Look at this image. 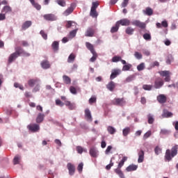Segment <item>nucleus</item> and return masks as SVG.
Returning <instances> with one entry per match:
<instances>
[{
	"label": "nucleus",
	"instance_id": "1",
	"mask_svg": "<svg viewBox=\"0 0 178 178\" xmlns=\"http://www.w3.org/2000/svg\"><path fill=\"white\" fill-rule=\"evenodd\" d=\"M177 155V145H175L172 147V148L170 149H167L165 154V159L168 161V162H170L172 161V158H175Z\"/></svg>",
	"mask_w": 178,
	"mask_h": 178
},
{
	"label": "nucleus",
	"instance_id": "2",
	"mask_svg": "<svg viewBox=\"0 0 178 178\" xmlns=\"http://www.w3.org/2000/svg\"><path fill=\"white\" fill-rule=\"evenodd\" d=\"M111 104L117 106H124L126 105V100H124V98H114Z\"/></svg>",
	"mask_w": 178,
	"mask_h": 178
},
{
	"label": "nucleus",
	"instance_id": "3",
	"mask_svg": "<svg viewBox=\"0 0 178 178\" xmlns=\"http://www.w3.org/2000/svg\"><path fill=\"white\" fill-rule=\"evenodd\" d=\"M132 26H136V27H138L139 29H141V30L145 29L147 27V24L145 22H141V21L138 19H135L131 22Z\"/></svg>",
	"mask_w": 178,
	"mask_h": 178
},
{
	"label": "nucleus",
	"instance_id": "4",
	"mask_svg": "<svg viewBox=\"0 0 178 178\" xmlns=\"http://www.w3.org/2000/svg\"><path fill=\"white\" fill-rule=\"evenodd\" d=\"M28 130L32 133L40 131V125L38 124H30L27 126Z\"/></svg>",
	"mask_w": 178,
	"mask_h": 178
},
{
	"label": "nucleus",
	"instance_id": "5",
	"mask_svg": "<svg viewBox=\"0 0 178 178\" xmlns=\"http://www.w3.org/2000/svg\"><path fill=\"white\" fill-rule=\"evenodd\" d=\"M19 52L17 51V47H15V52L11 54L8 57V63H12L14 60H16L19 58Z\"/></svg>",
	"mask_w": 178,
	"mask_h": 178
},
{
	"label": "nucleus",
	"instance_id": "6",
	"mask_svg": "<svg viewBox=\"0 0 178 178\" xmlns=\"http://www.w3.org/2000/svg\"><path fill=\"white\" fill-rule=\"evenodd\" d=\"M159 74L162 76V77H165L164 79L165 81L169 83V81H170V74H172L171 72H170V71H161L159 72Z\"/></svg>",
	"mask_w": 178,
	"mask_h": 178
},
{
	"label": "nucleus",
	"instance_id": "7",
	"mask_svg": "<svg viewBox=\"0 0 178 178\" xmlns=\"http://www.w3.org/2000/svg\"><path fill=\"white\" fill-rule=\"evenodd\" d=\"M44 20L47 22H55L58 19V17H56L54 14H46L43 15Z\"/></svg>",
	"mask_w": 178,
	"mask_h": 178
},
{
	"label": "nucleus",
	"instance_id": "8",
	"mask_svg": "<svg viewBox=\"0 0 178 178\" xmlns=\"http://www.w3.org/2000/svg\"><path fill=\"white\" fill-rule=\"evenodd\" d=\"M118 24L120 26H130V24L131 23L129 19L127 18H124L122 19L119 21L117 22Z\"/></svg>",
	"mask_w": 178,
	"mask_h": 178
},
{
	"label": "nucleus",
	"instance_id": "9",
	"mask_svg": "<svg viewBox=\"0 0 178 178\" xmlns=\"http://www.w3.org/2000/svg\"><path fill=\"white\" fill-rule=\"evenodd\" d=\"M67 168L69 171V175L70 176H73V175H74V172H76V167L74 166V165L72 164V163H68L67 164Z\"/></svg>",
	"mask_w": 178,
	"mask_h": 178
},
{
	"label": "nucleus",
	"instance_id": "10",
	"mask_svg": "<svg viewBox=\"0 0 178 178\" xmlns=\"http://www.w3.org/2000/svg\"><path fill=\"white\" fill-rule=\"evenodd\" d=\"M163 84V80L161 78H157L154 81V88H161Z\"/></svg>",
	"mask_w": 178,
	"mask_h": 178
},
{
	"label": "nucleus",
	"instance_id": "11",
	"mask_svg": "<svg viewBox=\"0 0 178 178\" xmlns=\"http://www.w3.org/2000/svg\"><path fill=\"white\" fill-rule=\"evenodd\" d=\"M95 34V29L89 27L85 32V37H92Z\"/></svg>",
	"mask_w": 178,
	"mask_h": 178
},
{
	"label": "nucleus",
	"instance_id": "12",
	"mask_svg": "<svg viewBox=\"0 0 178 178\" xmlns=\"http://www.w3.org/2000/svg\"><path fill=\"white\" fill-rule=\"evenodd\" d=\"M38 83H40V80L38 78L28 80V86H29V87H34L37 86Z\"/></svg>",
	"mask_w": 178,
	"mask_h": 178
},
{
	"label": "nucleus",
	"instance_id": "13",
	"mask_svg": "<svg viewBox=\"0 0 178 178\" xmlns=\"http://www.w3.org/2000/svg\"><path fill=\"white\" fill-rule=\"evenodd\" d=\"M157 101L159 104H165L168 101V97H166V95L161 94L157 96Z\"/></svg>",
	"mask_w": 178,
	"mask_h": 178
},
{
	"label": "nucleus",
	"instance_id": "14",
	"mask_svg": "<svg viewBox=\"0 0 178 178\" xmlns=\"http://www.w3.org/2000/svg\"><path fill=\"white\" fill-rule=\"evenodd\" d=\"M17 51L19 56L20 55H22V56H30V53L26 52L20 47H17Z\"/></svg>",
	"mask_w": 178,
	"mask_h": 178
},
{
	"label": "nucleus",
	"instance_id": "15",
	"mask_svg": "<svg viewBox=\"0 0 178 178\" xmlns=\"http://www.w3.org/2000/svg\"><path fill=\"white\" fill-rule=\"evenodd\" d=\"M156 26L157 29H162V27H164V29H166L169 26V24H168V21L164 20L161 22V24L159 22H157L156 24Z\"/></svg>",
	"mask_w": 178,
	"mask_h": 178
},
{
	"label": "nucleus",
	"instance_id": "16",
	"mask_svg": "<svg viewBox=\"0 0 178 178\" xmlns=\"http://www.w3.org/2000/svg\"><path fill=\"white\" fill-rule=\"evenodd\" d=\"M85 118L88 122H92V116H91V111L90 109H85Z\"/></svg>",
	"mask_w": 178,
	"mask_h": 178
},
{
	"label": "nucleus",
	"instance_id": "17",
	"mask_svg": "<svg viewBox=\"0 0 178 178\" xmlns=\"http://www.w3.org/2000/svg\"><path fill=\"white\" fill-rule=\"evenodd\" d=\"M144 150L140 149L138 151V163H143L144 162Z\"/></svg>",
	"mask_w": 178,
	"mask_h": 178
},
{
	"label": "nucleus",
	"instance_id": "18",
	"mask_svg": "<svg viewBox=\"0 0 178 178\" xmlns=\"http://www.w3.org/2000/svg\"><path fill=\"white\" fill-rule=\"evenodd\" d=\"M120 74V70H113L110 76L111 80H113V79H116L118 76Z\"/></svg>",
	"mask_w": 178,
	"mask_h": 178
},
{
	"label": "nucleus",
	"instance_id": "19",
	"mask_svg": "<svg viewBox=\"0 0 178 178\" xmlns=\"http://www.w3.org/2000/svg\"><path fill=\"white\" fill-rule=\"evenodd\" d=\"M143 12L144 15H146L147 16H152V15H154V10L149 7H147Z\"/></svg>",
	"mask_w": 178,
	"mask_h": 178
},
{
	"label": "nucleus",
	"instance_id": "20",
	"mask_svg": "<svg viewBox=\"0 0 178 178\" xmlns=\"http://www.w3.org/2000/svg\"><path fill=\"white\" fill-rule=\"evenodd\" d=\"M65 106H67L70 111H73V109L76 108V104L74 103H72L69 101H65Z\"/></svg>",
	"mask_w": 178,
	"mask_h": 178
},
{
	"label": "nucleus",
	"instance_id": "21",
	"mask_svg": "<svg viewBox=\"0 0 178 178\" xmlns=\"http://www.w3.org/2000/svg\"><path fill=\"white\" fill-rule=\"evenodd\" d=\"M89 154L92 158H97L98 156V151L94 147L90 148Z\"/></svg>",
	"mask_w": 178,
	"mask_h": 178
},
{
	"label": "nucleus",
	"instance_id": "22",
	"mask_svg": "<svg viewBox=\"0 0 178 178\" xmlns=\"http://www.w3.org/2000/svg\"><path fill=\"white\" fill-rule=\"evenodd\" d=\"M44 118H45V115L39 113L36 118V123H42V122H44Z\"/></svg>",
	"mask_w": 178,
	"mask_h": 178
},
{
	"label": "nucleus",
	"instance_id": "23",
	"mask_svg": "<svg viewBox=\"0 0 178 178\" xmlns=\"http://www.w3.org/2000/svg\"><path fill=\"white\" fill-rule=\"evenodd\" d=\"M138 168V165H134V164H131V165H129L126 168V170H127V172H134V170H137Z\"/></svg>",
	"mask_w": 178,
	"mask_h": 178
},
{
	"label": "nucleus",
	"instance_id": "24",
	"mask_svg": "<svg viewBox=\"0 0 178 178\" xmlns=\"http://www.w3.org/2000/svg\"><path fill=\"white\" fill-rule=\"evenodd\" d=\"M86 47L89 51H90L91 54H94V52H95V49H94V45H92V44L90 43L89 42H86Z\"/></svg>",
	"mask_w": 178,
	"mask_h": 178
},
{
	"label": "nucleus",
	"instance_id": "25",
	"mask_svg": "<svg viewBox=\"0 0 178 178\" xmlns=\"http://www.w3.org/2000/svg\"><path fill=\"white\" fill-rule=\"evenodd\" d=\"M29 2H31V5L33 6V8H35L37 10H41V5L38 4V3L35 2V0H29Z\"/></svg>",
	"mask_w": 178,
	"mask_h": 178
},
{
	"label": "nucleus",
	"instance_id": "26",
	"mask_svg": "<svg viewBox=\"0 0 178 178\" xmlns=\"http://www.w3.org/2000/svg\"><path fill=\"white\" fill-rule=\"evenodd\" d=\"M131 131V129H130V127H127L122 130V136L124 137H127V136L130 134Z\"/></svg>",
	"mask_w": 178,
	"mask_h": 178
},
{
	"label": "nucleus",
	"instance_id": "27",
	"mask_svg": "<svg viewBox=\"0 0 178 178\" xmlns=\"http://www.w3.org/2000/svg\"><path fill=\"white\" fill-rule=\"evenodd\" d=\"M115 87H116V85L115 82L112 81L110 83H108L106 86V88H108L109 91H113V90H115Z\"/></svg>",
	"mask_w": 178,
	"mask_h": 178
},
{
	"label": "nucleus",
	"instance_id": "28",
	"mask_svg": "<svg viewBox=\"0 0 178 178\" xmlns=\"http://www.w3.org/2000/svg\"><path fill=\"white\" fill-rule=\"evenodd\" d=\"M73 10H74V8L73 6H70L67 10H65L63 13L64 16H69L71 13H73Z\"/></svg>",
	"mask_w": 178,
	"mask_h": 178
},
{
	"label": "nucleus",
	"instance_id": "29",
	"mask_svg": "<svg viewBox=\"0 0 178 178\" xmlns=\"http://www.w3.org/2000/svg\"><path fill=\"white\" fill-rule=\"evenodd\" d=\"M41 66L43 69H49L51 67V64H49V61L43 60L41 63Z\"/></svg>",
	"mask_w": 178,
	"mask_h": 178
},
{
	"label": "nucleus",
	"instance_id": "30",
	"mask_svg": "<svg viewBox=\"0 0 178 178\" xmlns=\"http://www.w3.org/2000/svg\"><path fill=\"white\" fill-rule=\"evenodd\" d=\"M161 116L163 118H172V116H173V113L172 112H169L166 110H164Z\"/></svg>",
	"mask_w": 178,
	"mask_h": 178
},
{
	"label": "nucleus",
	"instance_id": "31",
	"mask_svg": "<svg viewBox=\"0 0 178 178\" xmlns=\"http://www.w3.org/2000/svg\"><path fill=\"white\" fill-rule=\"evenodd\" d=\"M32 24L31 21H26L25 22L22 26V30H27L29 27H30Z\"/></svg>",
	"mask_w": 178,
	"mask_h": 178
},
{
	"label": "nucleus",
	"instance_id": "32",
	"mask_svg": "<svg viewBox=\"0 0 178 178\" xmlns=\"http://www.w3.org/2000/svg\"><path fill=\"white\" fill-rule=\"evenodd\" d=\"M125 33L126 34H127L128 35H133V34H134V29L128 26L126 30H125Z\"/></svg>",
	"mask_w": 178,
	"mask_h": 178
},
{
	"label": "nucleus",
	"instance_id": "33",
	"mask_svg": "<svg viewBox=\"0 0 178 178\" xmlns=\"http://www.w3.org/2000/svg\"><path fill=\"white\" fill-rule=\"evenodd\" d=\"M120 27V26H119V24H118V22H116L115 25L111 28V33H112V34H113V33H118V31H119Z\"/></svg>",
	"mask_w": 178,
	"mask_h": 178
},
{
	"label": "nucleus",
	"instance_id": "34",
	"mask_svg": "<svg viewBox=\"0 0 178 178\" xmlns=\"http://www.w3.org/2000/svg\"><path fill=\"white\" fill-rule=\"evenodd\" d=\"M107 131L109 134L113 135L116 133V129L112 126H108L107 127Z\"/></svg>",
	"mask_w": 178,
	"mask_h": 178
},
{
	"label": "nucleus",
	"instance_id": "35",
	"mask_svg": "<svg viewBox=\"0 0 178 178\" xmlns=\"http://www.w3.org/2000/svg\"><path fill=\"white\" fill-rule=\"evenodd\" d=\"M63 80L65 84H70L72 83V79L67 75H63Z\"/></svg>",
	"mask_w": 178,
	"mask_h": 178
},
{
	"label": "nucleus",
	"instance_id": "36",
	"mask_svg": "<svg viewBox=\"0 0 178 178\" xmlns=\"http://www.w3.org/2000/svg\"><path fill=\"white\" fill-rule=\"evenodd\" d=\"M115 172L117 175H118V176L120 177V178H125L124 177V174H123V172H122V170H120V168H119V167H118V168H116L115 170Z\"/></svg>",
	"mask_w": 178,
	"mask_h": 178
},
{
	"label": "nucleus",
	"instance_id": "37",
	"mask_svg": "<svg viewBox=\"0 0 178 178\" xmlns=\"http://www.w3.org/2000/svg\"><path fill=\"white\" fill-rule=\"evenodd\" d=\"M52 49L54 51H56L59 49V42L54 41L51 44Z\"/></svg>",
	"mask_w": 178,
	"mask_h": 178
},
{
	"label": "nucleus",
	"instance_id": "38",
	"mask_svg": "<svg viewBox=\"0 0 178 178\" xmlns=\"http://www.w3.org/2000/svg\"><path fill=\"white\" fill-rule=\"evenodd\" d=\"M74 59H76V55H74V54H71L67 58L68 63H73Z\"/></svg>",
	"mask_w": 178,
	"mask_h": 178
},
{
	"label": "nucleus",
	"instance_id": "39",
	"mask_svg": "<svg viewBox=\"0 0 178 178\" xmlns=\"http://www.w3.org/2000/svg\"><path fill=\"white\" fill-rule=\"evenodd\" d=\"M152 136V132L151 131H147L143 136V140L145 141L147 138H149Z\"/></svg>",
	"mask_w": 178,
	"mask_h": 178
},
{
	"label": "nucleus",
	"instance_id": "40",
	"mask_svg": "<svg viewBox=\"0 0 178 178\" xmlns=\"http://www.w3.org/2000/svg\"><path fill=\"white\" fill-rule=\"evenodd\" d=\"M1 12L3 13H9V12H12V8H10V6H5Z\"/></svg>",
	"mask_w": 178,
	"mask_h": 178
},
{
	"label": "nucleus",
	"instance_id": "41",
	"mask_svg": "<svg viewBox=\"0 0 178 178\" xmlns=\"http://www.w3.org/2000/svg\"><path fill=\"white\" fill-rule=\"evenodd\" d=\"M126 161H127V156L122 157V160L118 163V168L121 169V168L124 165V163L126 162Z\"/></svg>",
	"mask_w": 178,
	"mask_h": 178
},
{
	"label": "nucleus",
	"instance_id": "42",
	"mask_svg": "<svg viewBox=\"0 0 178 178\" xmlns=\"http://www.w3.org/2000/svg\"><path fill=\"white\" fill-rule=\"evenodd\" d=\"M90 15L92 17H98V13H97V10L91 8Z\"/></svg>",
	"mask_w": 178,
	"mask_h": 178
},
{
	"label": "nucleus",
	"instance_id": "43",
	"mask_svg": "<svg viewBox=\"0 0 178 178\" xmlns=\"http://www.w3.org/2000/svg\"><path fill=\"white\" fill-rule=\"evenodd\" d=\"M20 159H21L20 156L19 155L15 156L13 159L14 165H19L20 163Z\"/></svg>",
	"mask_w": 178,
	"mask_h": 178
},
{
	"label": "nucleus",
	"instance_id": "44",
	"mask_svg": "<svg viewBox=\"0 0 178 178\" xmlns=\"http://www.w3.org/2000/svg\"><path fill=\"white\" fill-rule=\"evenodd\" d=\"M145 69V63H141L137 66V70L141 72Z\"/></svg>",
	"mask_w": 178,
	"mask_h": 178
},
{
	"label": "nucleus",
	"instance_id": "45",
	"mask_svg": "<svg viewBox=\"0 0 178 178\" xmlns=\"http://www.w3.org/2000/svg\"><path fill=\"white\" fill-rule=\"evenodd\" d=\"M56 2L58 3V5L62 6L63 8L66 6V1L65 0H56Z\"/></svg>",
	"mask_w": 178,
	"mask_h": 178
},
{
	"label": "nucleus",
	"instance_id": "46",
	"mask_svg": "<svg viewBox=\"0 0 178 178\" xmlns=\"http://www.w3.org/2000/svg\"><path fill=\"white\" fill-rule=\"evenodd\" d=\"M41 88V86H40V82L37 83L35 87L33 88L32 92H38L40 91V89Z\"/></svg>",
	"mask_w": 178,
	"mask_h": 178
},
{
	"label": "nucleus",
	"instance_id": "47",
	"mask_svg": "<svg viewBox=\"0 0 178 178\" xmlns=\"http://www.w3.org/2000/svg\"><path fill=\"white\" fill-rule=\"evenodd\" d=\"M122 60V57L119 56H115L112 58V62L117 63V62H120Z\"/></svg>",
	"mask_w": 178,
	"mask_h": 178
},
{
	"label": "nucleus",
	"instance_id": "48",
	"mask_svg": "<svg viewBox=\"0 0 178 178\" xmlns=\"http://www.w3.org/2000/svg\"><path fill=\"white\" fill-rule=\"evenodd\" d=\"M143 88L145 91H151L152 90V85H143Z\"/></svg>",
	"mask_w": 178,
	"mask_h": 178
},
{
	"label": "nucleus",
	"instance_id": "49",
	"mask_svg": "<svg viewBox=\"0 0 178 178\" xmlns=\"http://www.w3.org/2000/svg\"><path fill=\"white\" fill-rule=\"evenodd\" d=\"M92 54L93 56H92V58H90V62H94L95 60H97V58H98V54H97V52H96V51L92 53Z\"/></svg>",
	"mask_w": 178,
	"mask_h": 178
},
{
	"label": "nucleus",
	"instance_id": "50",
	"mask_svg": "<svg viewBox=\"0 0 178 178\" xmlns=\"http://www.w3.org/2000/svg\"><path fill=\"white\" fill-rule=\"evenodd\" d=\"M131 69V64L125 65L122 67L123 72H127Z\"/></svg>",
	"mask_w": 178,
	"mask_h": 178
},
{
	"label": "nucleus",
	"instance_id": "51",
	"mask_svg": "<svg viewBox=\"0 0 178 178\" xmlns=\"http://www.w3.org/2000/svg\"><path fill=\"white\" fill-rule=\"evenodd\" d=\"M143 37L146 41H151V33H145Z\"/></svg>",
	"mask_w": 178,
	"mask_h": 178
},
{
	"label": "nucleus",
	"instance_id": "52",
	"mask_svg": "<svg viewBox=\"0 0 178 178\" xmlns=\"http://www.w3.org/2000/svg\"><path fill=\"white\" fill-rule=\"evenodd\" d=\"M147 119H148L149 124H152V123H154V117H152L151 114H149L147 115Z\"/></svg>",
	"mask_w": 178,
	"mask_h": 178
},
{
	"label": "nucleus",
	"instance_id": "53",
	"mask_svg": "<svg viewBox=\"0 0 178 178\" xmlns=\"http://www.w3.org/2000/svg\"><path fill=\"white\" fill-rule=\"evenodd\" d=\"M78 29H74L70 32V36L72 37V38H74V37H76V34H77Z\"/></svg>",
	"mask_w": 178,
	"mask_h": 178
},
{
	"label": "nucleus",
	"instance_id": "54",
	"mask_svg": "<svg viewBox=\"0 0 178 178\" xmlns=\"http://www.w3.org/2000/svg\"><path fill=\"white\" fill-rule=\"evenodd\" d=\"M154 152L156 155H159L162 152V149L159 147V146H156L154 149Z\"/></svg>",
	"mask_w": 178,
	"mask_h": 178
},
{
	"label": "nucleus",
	"instance_id": "55",
	"mask_svg": "<svg viewBox=\"0 0 178 178\" xmlns=\"http://www.w3.org/2000/svg\"><path fill=\"white\" fill-rule=\"evenodd\" d=\"M40 35H42V38H44V40H48V35L47 33H45V32L44 31H40Z\"/></svg>",
	"mask_w": 178,
	"mask_h": 178
},
{
	"label": "nucleus",
	"instance_id": "56",
	"mask_svg": "<svg viewBox=\"0 0 178 178\" xmlns=\"http://www.w3.org/2000/svg\"><path fill=\"white\" fill-rule=\"evenodd\" d=\"M134 56L136 58V59H143V55L141 53H139L138 51H136L134 53Z\"/></svg>",
	"mask_w": 178,
	"mask_h": 178
},
{
	"label": "nucleus",
	"instance_id": "57",
	"mask_svg": "<svg viewBox=\"0 0 178 178\" xmlns=\"http://www.w3.org/2000/svg\"><path fill=\"white\" fill-rule=\"evenodd\" d=\"M70 91L71 94H74V95L77 94V90L74 86H70Z\"/></svg>",
	"mask_w": 178,
	"mask_h": 178
},
{
	"label": "nucleus",
	"instance_id": "58",
	"mask_svg": "<svg viewBox=\"0 0 178 178\" xmlns=\"http://www.w3.org/2000/svg\"><path fill=\"white\" fill-rule=\"evenodd\" d=\"M84 166V164L83 163H81L79 164L77 167V170L79 172V173H81L83 172V167Z\"/></svg>",
	"mask_w": 178,
	"mask_h": 178
},
{
	"label": "nucleus",
	"instance_id": "59",
	"mask_svg": "<svg viewBox=\"0 0 178 178\" xmlns=\"http://www.w3.org/2000/svg\"><path fill=\"white\" fill-rule=\"evenodd\" d=\"M56 105H57V106H64L65 103L62 102V101H60V99H56Z\"/></svg>",
	"mask_w": 178,
	"mask_h": 178
},
{
	"label": "nucleus",
	"instance_id": "60",
	"mask_svg": "<svg viewBox=\"0 0 178 178\" xmlns=\"http://www.w3.org/2000/svg\"><path fill=\"white\" fill-rule=\"evenodd\" d=\"M155 66H159V62L154 61L150 64V69L155 67Z\"/></svg>",
	"mask_w": 178,
	"mask_h": 178
},
{
	"label": "nucleus",
	"instance_id": "61",
	"mask_svg": "<svg viewBox=\"0 0 178 178\" xmlns=\"http://www.w3.org/2000/svg\"><path fill=\"white\" fill-rule=\"evenodd\" d=\"M99 6V3H98V2H92L91 9L97 10Z\"/></svg>",
	"mask_w": 178,
	"mask_h": 178
},
{
	"label": "nucleus",
	"instance_id": "62",
	"mask_svg": "<svg viewBox=\"0 0 178 178\" xmlns=\"http://www.w3.org/2000/svg\"><path fill=\"white\" fill-rule=\"evenodd\" d=\"M76 151H77L78 154H83V151H84V149H83V147H81V146H77Z\"/></svg>",
	"mask_w": 178,
	"mask_h": 178
},
{
	"label": "nucleus",
	"instance_id": "63",
	"mask_svg": "<svg viewBox=\"0 0 178 178\" xmlns=\"http://www.w3.org/2000/svg\"><path fill=\"white\" fill-rule=\"evenodd\" d=\"M112 146L111 145H109L107 147L106 151H105V154L106 155H108L109 154V152H111V151L112 150Z\"/></svg>",
	"mask_w": 178,
	"mask_h": 178
},
{
	"label": "nucleus",
	"instance_id": "64",
	"mask_svg": "<svg viewBox=\"0 0 178 178\" xmlns=\"http://www.w3.org/2000/svg\"><path fill=\"white\" fill-rule=\"evenodd\" d=\"M129 5V0H124L121 4L122 8H126Z\"/></svg>",
	"mask_w": 178,
	"mask_h": 178
}]
</instances>
